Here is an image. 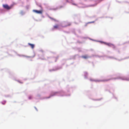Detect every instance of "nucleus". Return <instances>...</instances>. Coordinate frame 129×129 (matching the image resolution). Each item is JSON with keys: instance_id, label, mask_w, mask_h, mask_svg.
Here are the masks:
<instances>
[{"instance_id": "obj_8", "label": "nucleus", "mask_w": 129, "mask_h": 129, "mask_svg": "<svg viewBox=\"0 0 129 129\" xmlns=\"http://www.w3.org/2000/svg\"><path fill=\"white\" fill-rule=\"evenodd\" d=\"M54 93V94L52 95H51L49 96L47 98H50L51 97V96L55 95V94L56 93L55 92V93Z\"/></svg>"}, {"instance_id": "obj_1", "label": "nucleus", "mask_w": 129, "mask_h": 129, "mask_svg": "<svg viewBox=\"0 0 129 129\" xmlns=\"http://www.w3.org/2000/svg\"><path fill=\"white\" fill-rule=\"evenodd\" d=\"M3 7L5 9L8 10H9L12 8V6H9L7 4H3Z\"/></svg>"}, {"instance_id": "obj_15", "label": "nucleus", "mask_w": 129, "mask_h": 129, "mask_svg": "<svg viewBox=\"0 0 129 129\" xmlns=\"http://www.w3.org/2000/svg\"><path fill=\"white\" fill-rule=\"evenodd\" d=\"M93 22H94V21H93V22H89V23H93Z\"/></svg>"}, {"instance_id": "obj_5", "label": "nucleus", "mask_w": 129, "mask_h": 129, "mask_svg": "<svg viewBox=\"0 0 129 129\" xmlns=\"http://www.w3.org/2000/svg\"><path fill=\"white\" fill-rule=\"evenodd\" d=\"M106 45H107L108 46H114V45L111 44L109 43H104Z\"/></svg>"}, {"instance_id": "obj_10", "label": "nucleus", "mask_w": 129, "mask_h": 129, "mask_svg": "<svg viewBox=\"0 0 129 129\" xmlns=\"http://www.w3.org/2000/svg\"><path fill=\"white\" fill-rule=\"evenodd\" d=\"M71 25V24L70 23H68V24L67 25H66L65 26L66 27L68 26H69L70 25Z\"/></svg>"}, {"instance_id": "obj_3", "label": "nucleus", "mask_w": 129, "mask_h": 129, "mask_svg": "<svg viewBox=\"0 0 129 129\" xmlns=\"http://www.w3.org/2000/svg\"><path fill=\"white\" fill-rule=\"evenodd\" d=\"M82 57L84 59H86L90 57L88 55H83L82 56Z\"/></svg>"}, {"instance_id": "obj_12", "label": "nucleus", "mask_w": 129, "mask_h": 129, "mask_svg": "<svg viewBox=\"0 0 129 129\" xmlns=\"http://www.w3.org/2000/svg\"><path fill=\"white\" fill-rule=\"evenodd\" d=\"M109 80V79L107 80H102L101 81H107Z\"/></svg>"}, {"instance_id": "obj_16", "label": "nucleus", "mask_w": 129, "mask_h": 129, "mask_svg": "<svg viewBox=\"0 0 129 129\" xmlns=\"http://www.w3.org/2000/svg\"><path fill=\"white\" fill-rule=\"evenodd\" d=\"M35 109H36L37 110V109H36V108H35Z\"/></svg>"}, {"instance_id": "obj_7", "label": "nucleus", "mask_w": 129, "mask_h": 129, "mask_svg": "<svg viewBox=\"0 0 129 129\" xmlns=\"http://www.w3.org/2000/svg\"><path fill=\"white\" fill-rule=\"evenodd\" d=\"M49 17L51 19V20H54V21H56V20L55 19L52 18L51 17Z\"/></svg>"}, {"instance_id": "obj_4", "label": "nucleus", "mask_w": 129, "mask_h": 129, "mask_svg": "<svg viewBox=\"0 0 129 129\" xmlns=\"http://www.w3.org/2000/svg\"><path fill=\"white\" fill-rule=\"evenodd\" d=\"M28 44L31 47L32 49H33L35 47V45L34 44L29 43H28Z\"/></svg>"}, {"instance_id": "obj_13", "label": "nucleus", "mask_w": 129, "mask_h": 129, "mask_svg": "<svg viewBox=\"0 0 129 129\" xmlns=\"http://www.w3.org/2000/svg\"><path fill=\"white\" fill-rule=\"evenodd\" d=\"M72 4L73 5H76V4H74V3H72Z\"/></svg>"}, {"instance_id": "obj_14", "label": "nucleus", "mask_w": 129, "mask_h": 129, "mask_svg": "<svg viewBox=\"0 0 129 129\" xmlns=\"http://www.w3.org/2000/svg\"><path fill=\"white\" fill-rule=\"evenodd\" d=\"M31 96H30V97H29V99H31Z\"/></svg>"}, {"instance_id": "obj_6", "label": "nucleus", "mask_w": 129, "mask_h": 129, "mask_svg": "<svg viewBox=\"0 0 129 129\" xmlns=\"http://www.w3.org/2000/svg\"><path fill=\"white\" fill-rule=\"evenodd\" d=\"M58 26L59 25L57 24H56L54 26H53V29H57L58 28Z\"/></svg>"}, {"instance_id": "obj_2", "label": "nucleus", "mask_w": 129, "mask_h": 129, "mask_svg": "<svg viewBox=\"0 0 129 129\" xmlns=\"http://www.w3.org/2000/svg\"><path fill=\"white\" fill-rule=\"evenodd\" d=\"M33 11L37 14H42V13L43 11L42 10L38 11L37 10H33Z\"/></svg>"}, {"instance_id": "obj_11", "label": "nucleus", "mask_w": 129, "mask_h": 129, "mask_svg": "<svg viewBox=\"0 0 129 129\" xmlns=\"http://www.w3.org/2000/svg\"><path fill=\"white\" fill-rule=\"evenodd\" d=\"M17 81L19 82V83H22L23 82H22L20 81Z\"/></svg>"}, {"instance_id": "obj_9", "label": "nucleus", "mask_w": 129, "mask_h": 129, "mask_svg": "<svg viewBox=\"0 0 129 129\" xmlns=\"http://www.w3.org/2000/svg\"><path fill=\"white\" fill-rule=\"evenodd\" d=\"M6 103V101H4L1 102L2 104L3 105H5Z\"/></svg>"}]
</instances>
